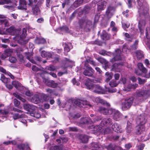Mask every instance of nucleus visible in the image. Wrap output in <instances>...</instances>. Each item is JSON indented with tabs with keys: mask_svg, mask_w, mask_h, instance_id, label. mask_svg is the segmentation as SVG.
Returning a JSON list of instances; mask_svg holds the SVG:
<instances>
[{
	"mask_svg": "<svg viewBox=\"0 0 150 150\" xmlns=\"http://www.w3.org/2000/svg\"><path fill=\"white\" fill-rule=\"evenodd\" d=\"M80 27L86 32L89 31L92 27V22L88 19H81L79 22Z\"/></svg>",
	"mask_w": 150,
	"mask_h": 150,
	"instance_id": "1",
	"label": "nucleus"
},
{
	"mask_svg": "<svg viewBox=\"0 0 150 150\" xmlns=\"http://www.w3.org/2000/svg\"><path fill=\"white\" fill-rule=\"evenodd\" d=\"M134 100L133 97H131L128 98H126L122 103V109L123 110L129 109L132 106Z\"/></svg>",
	"mask_w": 150,
	"mask_h": 150,
	"instance_id": "2",
	"label": "nucleus"
},
{
	"mask_svg": "<svg viewBox=\"0 0 150 150\" xmlns=\"http://www.w3.org/2000/svg\"><path fill=\"white\" fill-rule=\"evenodd\" d=\"M145 0H137L138 5L139 6V8H138V11L139 12L140 16L141 15H147L148 11V7L146 6H142L143 3Z\"/></svg>",
	"mask_w": 150,
	"mask_h": 150,
	"instance_id": "3",
	"label": "nucleus"
},
{
	"mask_svg": "<svg viewBox=\"0 0 150 150\" xmlns=\"http://www.w3.org/2000/svg\"><path fill=\"white\" fill-rule=\"evenodd\" d=\"M98 111L104 115H111L112 114L113 109L105 108L103 106L100 107Z\"/></svg>",
	"mask_w": 150,
	"mask_h": 150,
	"instance_id": "4",
	"label": "nucleus"
},
{
	"mask_svg": "<svg viewBox=\"0 0 150 150\" xmlns=\"http://www.w3.org/2000/svg\"><path fill=\"white\" fill-rule=\"evenodd\" d=\"M26 30L25 28H23L22 30V34L20 36V39L18 40V43L21 45L26 44L28 42V40H25L24 38L25 37L26 35Z\"/></svg>",
	"mask_w": 150,
	"mask_h": 150,
	"instance_id": "5",
	"label": "nucleus"
},
{
	"mask_svg": "<svg viewBox=\"0 0 150 150\" xmlns=\"http://www.w3.org/2000/svg\"><path fill=\"white\" fill-rule=\"evenodd\" d=\"M121 51L119 49L116 50L114 54V57L110 59V61L112 63L116 61L120 60L122 59V58L120 56V54Z\"/></svg>",
	"mask_w": 150,
	"mask_h": 150,
	"instance_id": "6",
	"label": "nucleus"
},
{
	"mask_svg": "<svg viewBox=\"0 0 150 150\" xmlns=\"http://www.w3.org/2000/svg\"><path fill=\"white\" fill-rule=\"evenodd\" d=\"M146 122L145 115L142 114L138 116L137 119V122L139 125H144Z\"/></svg>",
	"mask_w": 150,
	"mask_h": 150,
	"instance_id": "7",
	"label": "nucleus"
},
{
	"mask_svg": "<svg viewBox=\"0 0 150 150\" xmlns=\"http://www.w3.org/2000/svg\"><path fill=\"white\" fill-rule=\"evenodd\" d=\"M94 71V70L91 67L86 66V69H85L83 74L86 76L92 77L93 76Z\"/></svg>",
	"mask_w": 150,
	"mask_h": 150,
	"instance_id": "8",
	"label": "nucleus"
},
{
	"mask_svg": "<svg viewBox=\"0 0 150 150\" xmlns=\"http://www.w3.org/2000/svg\"><path fill=\"white\" fill-rule=\"evenodd\" d=\"M115 10V7L109 6L107 8L106 11V15L108 18H110L113 15Z\"/></svg>",
	"mask_w": 150,
	"mask_h": 150,
	"instance_id": "9",
	"label": "nucleus"
},
{
	"mask_svg": "<svg viewBox=\"0 0 150 150\" xmlns=\"http://www.w3.org/2000/svg\"><path fill=\"white\" fill-rule=\"evenodd\" d=\"M123 64V63H115L111 67V70L116 72L120 71L121 66Z\"/></svg>",
	"mask_w": 150,
	"mask_h": 150,
	"instance_id": "10",
	"label": "nucleus"
},
{
	"mask_svg": "<svg viewBox=\"0 0 150 150\" xmlns=\"http://www.w3.org/2000/svg\"><path fill=\"white\" fill-rule=\"evenodd\" d=\"M93 90V92L98 94H103L104 90L103 88L98 85L95 84Z\"/></svg>",
	"mask_w": 150,
	"mask_h": 150,
	"instance_id": "11",
	"label": "nucleus"
},
{
	"mask_svg": "<svg viewBox=\"0 0 150 150\" xmlns=\"http://www.w3.org/2000/svg\"><path fill=\"white\" fill-rule=\"evenodd\" d=\"M13 52V50L10 49H6L4 50V52L2 54L0 57L2 59H4L10 56Z\"/></svg>",
	"mask_w": 150,
	"mask_h": 150,
	"instance_id": "12",
	"label": "nucleus"
},
{
	"mask_svg": "<svg viewBox=\"0 0 150 150\" xmlns=\"http://www.w3.org/2000/svg\"><path fill=\"white\" fill-rule=\"evenodd\" d=\"M145 128L144 125H138L136 127L135 133L139 135L145 131Z\"/></svg>",
	"mask_w": 150,
	"mask_h": 150,
	"instance_id": "13",
	"label": "nucleus"
},
{
	"mask_svg": "<svg viewBox=\"0 0 150 150\" xmlns=\"http://www.w3.org/2000/svg\"><path fill=\"white\" fill-rule=\"evenodd\" d=\"M27 3L25 0H20L19 5L17 8L18 9L26 10L27 9Z\"/></svg>",
	"mask_w": 150,
	"mask_h": 150,
	"instance_id": "14",
	"label": "nucleus"
},
{
	"mask_svg": "<svg viewBox=\"0 0 150 150\" xmlns=\"http://www.w3.org/2000/svg\"><path fill=\"white\" fill-rule=\"evenodd\" d=\"M112 128L113 130L118 133H121L123 131L121 126L119 124L114 123L112 125Z\"/></svg>",
	"mask_w": 150,
	"mask_h": 150,
	"instance_id": "15",
	"label": "nucleus"
},
{
	"mask_svg": "<svg viewBox=\"0 0 150 150\" xmlns=\"http://www.w3.org/2000/svg\"><path fill=\"white\" fill-rule=\"evenodd\" d=\"M107 2L104 0H101L100 2L98 4L97 9L99 11L103 10L106 7Z\"/></svg>",
	"mask_w": 150,
	"mask_h": 150,
	"instance_id": "16",
	"label": "nucleus"
},
{
	"mask_svg": "<svg viewBox=\"0 0 150 150\" xmlns=\"http://www.w3.org/2000/svg\"><path fill=\"white\" fill-rule=\"evenodd\" d=\"M112 114H113V119L116 120H119L122 117V114L118 110L113 109Z\"/></svg>",
	"mask_w": 150,
	"mask_h": 150,
	"instance_id": "17",
	"label": "nucleus"
},
{
	"mask_svg": "<svg viewBox=\"0 0 150 150\" xmlns=\"http://www.w3.org/2000/svg\"><path fill=\"white\" fill-rule=\"evenodd\" d=\"M31 101L32 102L35 104L40 102H43L42 100L40 98V96L38 94L35 95L31 98Z\"/></svg>",
	"mask_w": 150,
	"mask_h": 150,
	"instance_id": "18",
	"label": "nucleus"
},
{
	"mask_svg": "<svg viewBox=\"0 0 150 150\" xmlns=\"http://www.w3.org/2000/svg\"><path fill=\"white\" fill-rule=\"evenodd\" d=\"M112 124V120L110 118H105L103 120L100 124L101 126L103 127L104 126H107L111 125Z\"/></svg>",
	"mask_w": 150,
	"mask_h": 150,
	"instance_id": "19",
	"label": "nucleus"
},
{
	"mask_svg": "<svg viewBox=\"0 0 150 150\" xmlns=\"http://www.w3.org/2000/svg\"><path fill=\"white\" fill-rule=\"evenodd\" d=\"M145 22L144 20H140L139 23L138 27L140 30L141 34L142 35L143 34V29L145 25Z\"/></svg>",
	"mask_w": 150,
	"mask_h": 150,
	"instance_id": "20",
	"label": "nucleus"
},
{
	"mask_svg": "<svg viewBox=\"0 0 150 150\" xmlns=\"http://www.w3.org/2000/svg\"><path fill=\"white\" fill-rule=\"evenodd\" d=\"M95 122V121H93L89 117H88L81 118L80 120L81 123L83 124H91Z\"/></svg>",
	"mask_w": 150,
	"mask_h": 150,
	"instance_id": "21",
	"label": "nucleus"
},
{
	"mask_svg": "<svg viewBox=\"0 0 150 150\" xmlns=\"http://www.w3.org/2000/svg\"><path fill=\"white\" fill-rule=\"evenodd\" d=\"M96 102L98 103H100L102 105H106L107 106H110V104L108 103H107L105 100L101 99L100 97L96 98L95 99Z\"/></svg>",
	"mask_w": 150,
	"mask_h": 150,
	"instance_id": "22",
	"label": "nucleus"
},
{
	"mask_svg": "<svg viewBox=\"0 0 150 150\" xmlns=\"http://www.w3.org/2000/svg\"><path fill=\"white\" fill-rule=\"evenodd\" d=\"M146 37L147 40V46L150 50V28L147 27L146 29Z\"/></svg>",
	"mask_w": 150,
	"mask_h": 150,
	"instance_id": "23",
	"label": "nucleus"
},
{
	"mask_svg": "<svg viewBox=\"0 0 150 150\" xmlns=\"http://www.w3.org/2000/svg\"><path fill=\"white\" fill-rule=\"evenodd\" d=\"M4 17L3 15H0V25L3 24L5 26H8L9 23L7 20L4 18Z\"/></svg>",
	"mask_w": 150,
	"mask_h": 150,
	"instance_id": "24",
	"label": "nucleus"
},
{
	"mask_svg": "<svg viewBox=\"0 0 150 150\" xmlns=\"http://www.w3.org/2000/svg\"><path fill=\"white\" fill-rule=\"evenodd\" d=\"M146 96L145 91L137 90L136 92V96L137 97H141Z\"/></svg>",
	"mask_w": 150,
	"mask_h": 150,
	"instance_id": "25",
	"label": "nucleus"
},
{
	"mask_svg": "<svg viewBox=\"0 0 150 150\" xmlns=\"http://www.w3.org/2000/svg\"><path fill=\"white\" fill-rule=\"evenodd\" d=\"M24 109L28 111H30V110L35 109L36 107L35 106L28 104H25L23 105Z\"/></svg>",
	"mask_w": 150,
	"mask_h": 150,
	"instance_id": "26",
	"label": "nucleus"
},
{
	"mask_svg": "<svg viewBox=\"0 0 150 150\" xmlns=\"http://www.w3.org/2000/svg\"><path fill=\"white\" fill-rule=\"evenodd\" d=\"M85 85L88 89L93 91L95 84L87 81L85 83Z\"/></svg>",
	"mask_w": 150,
	"mask_h": 150,
	"instance_id": "27",
	"label": "nucleus"
},
{
	"mask_svg": "<svg viewBox=\"0 0 150 150\" xmlns=\"http://www.w3.org/2000/svg\"><path fill=\"white\" fill-rule=\"evenodd\" d=\"M79 138L83 143H86L88 140V137L86 135H79Z\"/></svg>",
	"mask_w": 150,
	"mask_h": 150,
	"instance_id": "28",
	"label": "nucleus"
},
{
	"mask_svg": "<svg viewBox=\"0 0 150 150\" xmlns=\"http://www.w3.org/2000/svg\"><path fill=\"white\" fill-rule=\"evenodd\" d=\"M137 66L139 70H141L144 74H145L147 72V70L144 67L142 63H139L138 64Z\"/></svg>",
	"mask_w": 150,
	"mask_h": 150,
	"instance_id": "29",
	"label": "nucleus"
},
{
	"mask_svg": "<svg viewBox=\"0 0 150 150\" xmlns=\"http://www.w3.org/2000/svg\"><path fill=\"white\" fill-rule=\"evenodd\" d=\"M102 39L104 40H109L110 38V35L108 34L105 31H103L102 34L101 35Z\"/></svg>",
	"mask_w": 150,
	"mask_h": 150,
	"instance_id": "30",
	"label": "nucleus"
},
{
	"mask_svg": "<svg viewBox=\"0 0 150 150\" xmlns=\"http://www.w3.org/2000/svg\"><path fill=\"white\" fill-rule=\"evenodd\" d=\"M126 129L127 133H129L133 130L132 124L129 121H127Z\"/></svg>",
	"mask_w": 150,
	"mask_h": 150,
	"instance_id": "31",
	"label": "nucleus"
},
{
	"mask_svg": "<svg viewBox=\"0 0 150 150\" xmlns=\"http://www.w3.org/2000/svg\"><path fill=\"white\" fill-rule=\"evenodd\" d=\"M44 79L43 80V81L45 83L48 82V83H50H50L49 85L47 84L49 86H50L51 87L54 88L56 87L58 85V84L57 83H55L54 81H52L51 82H49L48 80H46V79Z\"/></svg>",
	"mask_w": 150,
	"mask_h": 150,
	"instance_id": "32",
	"label": "nucleus"
},
{
	"mask_svg": "<svg viewBox=\"0 0 150 150\" xmlns=\"http://www.w3.org/2000/svg\"><path fill=\"white\" fill-rule=\"evenodd\" d=\"M16 51L17 52V56L18 57L20 61L21 62H24V60H23V57L22 54H19L18 52L19 51H22V50L20 48H18Z\"/></svg>",
	"mask_w": 150,
	"mask_h": 150,
	"instance_id": "33",
	"label": "nucleus"
},
{
	"mask_svg": "<svg viewBox=\"0 0 150 150\" xmlns=\"http://www.w3.org/2000/svg\"><path fill=\"white\" fill-rule=\"evenodd\" d=\"M98 61L102 64H104L106 67L107 68L108 67V62L104 59L99 57L98 59Z\"/></svg>",
	"mask_w": 150,
	"mask_h": 150,
	"instance_id": "34",
	"label": "nucleus"
},
{
	"mask_svg": "<svg viewBox=\"0 0 150 150\" xmlns=\"http://www.w3.org/2000/svg\"><path fill=\"white\" fill-rule=\"evenodd\" d=\"M135 53L138 59H140L144 57L143 53L140 50H138Z\"/></svg>",
	"mask_w": 150,
	"mask_h": 150,
	"instance_id": "35",
	"label": "nucleus"
},
{
	"mask_svg": "<svg viewBox=\"0 0 150 150\" xmlns=\"http://www.w3.org/2000/svg\"><path fill=\"white\" fill-rule=\"evenodd\" d=\"M41 56L43 57H52V54L51 53L45 51H42V52Z\"/></svg>",
	"mask_w": 150,
	"mask_h": 150,
	"instance_id": "36",
	"label": "nucleus"
},
{
	"mask_svg": "<svg viewBox=\"0 0 150 150\" xmlns=\"http://www.w3.org/2000/svg\"><path fill=\"white\" fill-rule=\"evenodd\" d=\"M12 85L17 89H19V88L22 86L21 84L17 81H14L12 82Z\"/></svg>",
	"mask_w": 150,
	"mask_h": 150,
	"instance_id": "37",
	"label": "nucleus"
},
{
	"mask_svg": "<svg viewBox=\"0 0 150 150\" xmlns=\"http://www.w3.org/2000/svg\"><path fill=\"white\" fill-rule=\"evenodd\" d=\"M0 80L4 83L7 84L9 83L10 79L9 78H6L3 75H1Z\"/></svg>",
	"mask_w": 150,
	"mask_h": 150,
	"instance_id": "38",
	"label": "nucleus"
},
{
	"mask_svg": "<svg viewBox=\"0 0 150 150\" xmlns=\"http://www.w3.org/2000/svg\"><path fill=\"white\" fill-rule=\"evenodd\" d=\"M84 3L83 0H76L74 3V6L75 7H77L82 4Z\"/></svg>",
	"mask_w": 150,
	"mask_h": 150,
	"instance_id": "39",
	"label": "nucleus"
},
{
	"mask_svg": "<svg viewBox=\"0 0 150 150\" xmlns=\"http://www.w3.org/2000/svg\"><path fill=\"white\" fill-rule=\"evenodd\" d=\"M35 42L38 44H44L45 42V40L43 38H38L35 40Z\"/></svg>",
	"mask_w": 150,
	"mask_h": 150,
	"instance_id": "40",
	"label": "nucleus"
},
{
	"mask_svg": "<svg viewBox=\"0 0 150 150\" xmlns=\"http://www.w3.org/2000/svg\"><path fill=\"white\" fill-rule=\"evenodd\" d=\"M33 13L35 15H38L40 13V10L38 6L36 5L33 8Z\"/></svg>",
	"mask_w": 150,
	"mask_h": 150,
	"instance_id": "41",
	"label": "nucleus"
},
{
	"mask_svg": "<svg viewBox=\"0 0 150 150\" xmlns=\"http://www.w3.org/2000/svg\"><path fill=\"white\" fill-rule=\"evenodd\" d=\"M12 114H13L12 117L13 119L14 120H16L18 119H19V118L23 117L24 116V115L23 114L20 115L19 114L17 113H15L14 114H13L12 113Z\"/></svg>",
	"mask_w": 150,
	"mask_h": 150,
	"instance_id": "42",
	"label": "nucleus"
},
{
	"mask_svg": "<svg viewBox=\"0 0 150 150\" xmlns=\"http://www.w3.org/2000/svg\"><path fill=\"white\" fill-rule=\"evenodd\" d=\"M15 30V28L13 27H11L6 30V32L11 35L14 33Z\"/></svg>",
	"mask_w": 150,
	"mask_h": 150,
	"instance_id": "43",
	"label": "nucleus"
},
{
	"mask_svg": "<svg viewBox=\"0 0 150 150\" xmlns=\"http://www.w3.org/2000/svg\"><path fill=\"white\" fill-rule=\"evenodd\" d=\"M81 107H83V106L85 105H88L90 107L91 106V105L90 104V103L86 101L83 100H81Z\"/></svg>",
	"mask_w": 150,
	"mask_h": 150,
	"instance_id": "44",
	"label": "nucleus"
},
{
	"mask_svg": "<svg viewBox=\"0 0 150 150\" xmlns=\"http://www.w3.org/2000/svg\"><path fill=\"white\" fill-rule=\"evenodd\" d=\"M126 40L129 42H131L133 39L132 35H130L128 33H126L125 34Z\"/></svg>",
	"mask_w": 150,
	"mask_h": 150,
	"instance_id": "45",
	"label": "nucleus"
},
{
	"mask_svg": "<svg viewBox=\"0 0 150 150\" xmlns=\"http://www.w3.org/2000/svg\"><path fill=\"white\" fill-rule=\"evenodd\" d=\"M101 127L99 125H96L93 127L94 132H101Z\"/></svg>",
	"mask_w": 150,
	"mask_h": 150,
	"instance_id": "46",
	"label": "nucleus"
},
{
	"mask_svg": "<svg viewBox=\"0 0 150 150\" xmlns=\"http://www.w3.org/2000/svg\"><path fill=\"white\" fill-rule=\"evenodd\" d=\"M138 43V40H136L134 44L131 46L130 49L132 50H136L137 48Z\"/></svg>",
	"mask_w": 150,
	"mask_h": 150,
	"instance_id": "47",
	"label": "nucleus"
},
{
	"mask_svg": "<svg viewBox=\"0 0 150 150\" xmlns=\"http://www.w3.org/2000/svg\"><path fill=\"white\" fill-rule=\"evenodd\" d=\"M32 54H28V55H27L26 58L32 63L33 64H35L36 63L35 61L32 59Z\"/></svg>",
	"mask_w": 150,
	"mask_h": 150,
	"instance_id": "48",
	"label": "nucleus"
},
{
	"mask_svg": "<svg viewBox=\"0 0 150 150\" xmlns=\"http://www.w3.org/2000/svg\"><path fill=\"white\" fill-rule=\"evenodd\" d=\"M30 115L31 116L36 118H39L41 117L40 114L38 112H35L34 113H30Z\"/></svg>",
	"mask_w": 150,
	"mask_h": 150,
	"instance_id": "49",
	"label": "nucleus"
},
{
	"mask_svg": "<svg viewBox=\"0 0 150 150\" xmlns=\"http://www.w3.org/2000/svg\"><path fill=\"white\" fill-rule=\"evenodd\" d=\"M109 84L111 87H115L118 85V83H116L115 80H112L110 82Z\"/></svg>",
	"mask_w": 150,
	"mask_h": 150,
	"instance_id": "50",
	"label": "nucleus"
},
{
	"mask_svg": "<svg viewBox=\"0 0 150 150\" xmlns=\"http://www.w3.org/2000/svg\"><path fill=\"white\" fill-rule=\"evenodd\" d=\"M63 46H64V50L65 52H68L70 51V48L69 45L65 43L63 45Z\"/></svg>",
	"mask_w": 150,
	"mask_h": 150,
	"instance_id": "51",
	"label": "nucleus"
},
{
	"mask_svg": "<svg viewBox=\"0 0 150 150\" xmlns=\"http://www.w3.org/2000/svg\"><path fill=\"white\" fill-rule=\"evenodd\" d=\"M106 148L108 150H115V145L110 144L108 146H106Z\"/></svg>",
	"mask_w": 150,
	"mask_h": 150,
	"instance_id": "52",
	"label": "nucleus"
},
{
	"mask_svg": "<svg viewBox=\"0 0 150 150\" xmlns=\"http://www.w3.org/2000/svg\"><path fill=\"white\" fill-rule=\"evenodd\" d=\"M45 69L51 71H53L56 69L52 65L46 66Z\"/></svg>",
	"mask_w": 150,
	"mask_h": 150,
	"instance_id": "53",
	"label": "nucleus"
},
{
	"mask_svg": "<svg viewBox=\"0 0 150 150\" xmlns=\"http://www.w3.org/2000/svg\"><path fill=\"white\" fill-rule=\"evenodd\" d=\"M62 148L58 146H51L50 149V150H62Z\"/></svg>",
	"mask_w": 150,
	"mask_h": 150,
	"instance_id": "54",
	"label": "nucleus"
},
{
	"mask_svg": "<svg viewBox=\"0 0 150 150\" xmlns=\"http://www.w3.org/2000/svg\"><path fill=\"white\" fill-rule=\"evenodd\" d=\"M11 2L10 0H0V5L8 4Z\"/></svg>",
	"mask_w": 150,
	"mask_h": 150,
	"instance_id": "55",
	"label": "nucleus"
},
{
	"mask_svg": "<svg viewBox=\"0 0 150 150\" xmlns=\"http://www.w3.org/2000/svg\"><path fill=\"white\" fill-rule=\"evenodd\" d=\"M92 147L96 148H99L100 147V145L98 143L93 142L91 144Z\"/></svg>",
	"mask_w": 150,
	"mask_h": 150,
	"instance_id": "56",
	"label": "nucleus"
},
{
	"mask_svg": "<svg viewBox=\"0 0 150 150\" xmlns=\"http://www.w3.org/2000/svg\"><path fill=\"white\" fill-rule=\"evenodd\" d=\"M105 75L107 76L106 81L108 82L112 78V77L111 75L108 72H106L105 74Z\"/></svg>",
	"mask_w": 150,
	"mask_h": 150,
	"instance_id": "57",
	"label": "nucleus"
},
{
	"mask_svg": "<svg viewBox=\"0 0 150 150\" xmlns=\"http://www.w3.org/2000/svg\"><path fill=\"white\" fill-rule=\"evenodd\" d=\"M48 97V96L45 94H42L40 95V98L42 100L43 102L44 101H46L47 100Z\"/></svg>",
	"mask_w": 150,
	"mask_h": 150,
	"instance_id": "58",
	"label": "nucleus"
},
{
	"mask_svg": "<svg viewBox=\"0 0 150 150\" xmlns=\"http://www.w3.org/2000/svg\"><path fill=\"white\" fill-rule=\"evenodd\" d=\"M9 61L11 63H15L16 61V58L13 57H11L9 58Z\"/></svg>",
	"mask_w": 150,
	"mask_h": 150,
	"instance_id": "59",
	"label": "nucleus"
},
{
	"mask_svg": "<svg viewBox=\"0 0 150 150\" xmlns=\"http://www.w3.org/2000/svg\"><path fill=\"white\" fill-rule=\"evenodd\" d=\"M81 100L77 99L74 101V104L79 107H81Z\"/></svg>",
	"mask_w": 150,
	"mask_h": 150,
	"instance_id": "60",
	"label": "nucleus"
},
{
	"mask_svg": "<svg viewBox=\"0 0 150 150\" xmlns=\"http://www.w3.org/2000/svg\"><path fill=\"white\" fill-rule=\"evenodd\" d=\"M59 56L58 55H55V57H53L52 55V57L54 59V62H57L59 61Z\"/></svg>",
	"mask_w": 150,
	"mask_h": 150,
	"instance_id": "61",
	"label": "nucleus"
},
{
	"mask_svg": "<svg viewBox=\"0 0 150 150\" xmlns=\"http://www.w3.org/2000/svg\"><path fill=\"white\" fill-rule=\"evenodd\" d=\"M138 81H139V83L140 84H143L146 81L145 80L142 79L139 77L138 78Z\"/></svg>",
	"mask_w": 150,
	"mask_h": 150,
	"instance_id": "62",
	"label": "nucleus"
},
{
	"mask_svg": "<svg viewBox=\"0 0 150 150\" xmlns=\"http://www.w3.org/2000/svg\"><path fill=\"white\" fill-rule=\"evenodd\" d=\"M13 103L14 105L16 107L18 106L20 103V102L16 99H14Z\"/></svg>",
	"mask_w": 150,
	"mask_h": 150,
	"instance_id": "63",
	"label": "nucleus"
},
{
	"mask_svg": "<svg viewBox=\"0 0 150 150\" xmlns=\"http://www.w3.org/2000/svg\"><path fill=\"white\" fill-rule=\"evenodd\" d=\"M32 70L33 71H39L40 69L35 65H33L32 68Z\"/></svg>",
	"mask_w": 150,
	"mask_h": 150,
	"instance_id": "64",
	"label": "nucleus"
}]
</instances>
